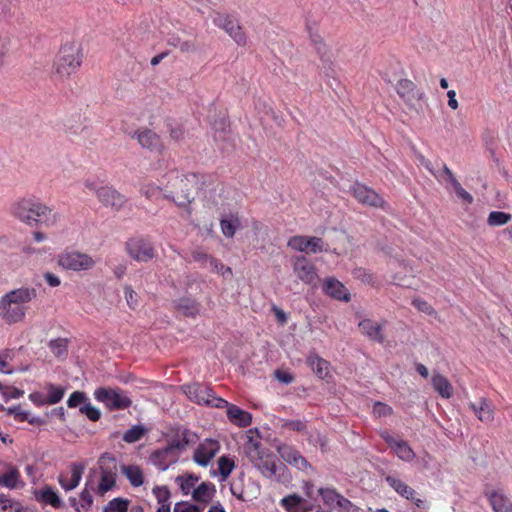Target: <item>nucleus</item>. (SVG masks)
<instances>
[{"label": "nucleus", "mask_w": 512, "mask_h": 512, "mask_svg": "<svg viewBox=\"0 0 512 512\" xmlns=\"http://www.w3.org/2000/svg\"><path fill=\"white\" fill-rule=\"evenodd\" d=\"M12 214L20 221L32 226L41 223L54 227L60 220V214L36 197L22 198L11 208Z\"/></svg>", "instance_id": "nucleus-1"}, {"label": "nucleus", "mask_w": 512, "mask_h": 512, "mask_svg": "<svg viewBox=\"0 0 512 512\" xmlns=\"http://www.w3.org/2000/svg\"><path fill=\"white\" fill-rule=\"evenodd\" d=\"M34 288L22 287L6 293L0 299V317L7 324H14L24 320L27 304L36 298Z\"/></svg>", "instance_id": "nucleus-2"}, {"label": "nucleus", "mask_w": 512, "mask_h": 512, "mask_svg": "<svg viewBox=\"0 0 512 512\" xmlns=\"http://www.w3.org/2000/svg\"><path fill=\"white\" fill-rule=\"evenodd\" d=\"M82 59V49L78 43L64 44L54 62V75L60 80L69 78L80 68Z\"/></svg>", "instance_id": "nucleus-3"}, {"label": "nucleus", "mask_w": 512, "mask_h": 512, "mask_svg": "<svg viewBox=\"0 0 512 512\" xmlns=\"http://www.w3.org/2000/svg\"><path fill=\"white\" fill-rule=\"evenodd\" d=\"M99 481L97 484L92 480L91 489L97 496L103 497L107 492L117 486L118 464L116 458L110 453H103L98 462Z\"/></svg>", "instance_id": "nucleus-4"}, {"label": "nucleus", "mask_w": 512, "mask_h": 512, "mask_svg": "<svg viewBox=\"0 0 512 512\" xmlns=\"http://www.w3.org/2000/svg\"><path fill=\"white\" fill-rule=\"evenodd\" d=\"M93 395L110 411L124 410L132 405L128 394L120 388L99 387L95 389Z\"/></svg>", "instance_id": "nucleus-5"}, {"label": "nucleus", "mask_w": 512, "mask_h": 512, "mask_svg": "<svg viewBox=\"0 0 512 512\" xmlns=\"http://www.w3.org/2000/svg\"><path fill=\"white\" fill-rule=\"evenodd\" d=\"M184 394L193 402L197 404H206L217 408H223L227 405V401L216 397L209 386L192 383L182 386Z\"/></svg>", "instance_id": "nucleus-6"}, {"label": "nucleus", "mask_w": 512, "mask_h": 512, "mask_svg": "<svg viewBox=\"0 0 512 512\" xmlns=\"http://www.w3.org/2000/svg\"><path fill=\"white\" fill-rule=\"evenodd\" d=\"M188 440L184 434L182 440H172L169 444L161 449L155 450L149 457L150 462L158 469L165 471L177 460L176 450L185 448Z\"/></svg>", "instance_id": "nucleus-7"}, {"label": "nucleus", "mask_w": 512, "mask_h": 512, "mask_svg": "<svg viewBox=\"0 0 512 512\" xmlns=\"http://www.w3.org/2000/svg\"><path fill=\"white\" fill-rule=\"evenodd\" d=\"M125 251L136 262L147 263L156 256L153 243L149 238L143 236L128 239L125 243Z\"/></svg>", "instance_id": "nucleus-8"}, {"label": "nucleus", "mask_w": 512, "mask_h": 512, "mask_svg": "<svg viewBox=\"0 0 512 512\" xmlns=\"http://www.w3.org/2000/svg\"><path fill=\"white\" fill-rule=\"evenodd\" d=\"M57 263L64 270L82 272L93 269L96 261L86 253L66 251L58 256Z\"/></svg>", "instance_id": "nucleus-9"}, {"label": "nucleus", "mask_w": 512, "mask_h": 512, "mask_svg": "<svg viewBox=\"0 0 512 512\" xmlns=\"http://www.w3.org/2000/svg\"><path fill=\"white\" fill-rule=\"evenodd\" d=\"M396 92L410 109L417 113L422 110L425 93L418 89L414 82L409 79L399 80L396 84Z\"/></svg>", "instance_id": "nucleus-10"}, {"label": "nucleus", "mask_w": 512, "mask_h": 512, "mask_svg": "<svg viewBox=\"0 0 512 512\" xmlns=\"http://www.w3.org/2000/svg\"><path fill=\"white\" fill-rule=\"evenodd\" d=\"M293 273L304 284L315 287L319 282V276L315 265L305 256H295L291 260Z\"/></svg>", "instance_id": "nucleus-11"}, {"label": "nucleus", "mask_w": 512, "mask_h": 512, "mask_svg": "<svg viewBox=\"0 0 512 512\" xmlns=\"http://www.w3.org/2000/svg\"><path fill=\"white\" fill-rule=\"evenodd\" d=\"M181 192L175 194H165L166 199L174 201L178 206H185L193 200L192 190L198 188L199 178L196 174L183 175L178 181Z\"/></svg>", "instance_id": "nucleus-12"}, {"label": "nucleus", "mask_w": 512, "mask_h": 512, "mask_svg": "<svg viewBox=\"0 0 512 512\" xmlns=\"http://www.w3.org/2000/svg\"><path fill=\"white\" fill-rule=\"evenodd\" d=\"M255 467L268 479H274L278 482H286L289 480L286 476V466L282 463H277L275 457L272 455L265 454V456L257 462Z\"/></svg>", "instance_id": "nucleus-13"}, {"label": "nucleus", "mask_w": 512, "mask_h": 512, "mask_svg": "<svg viewBox=\"0 0 512 512\" xmlns=\"http://www.w3.org/2000/svg\"><path fill=\"white\" fill-rule=\"evenodd\" d=\"M213 23L226 31L239 46H244L246 44V36L242 31L239 23L224 13H216L213 17Z\"/></svg>", "instance_id": "nucleus-14"}, {"label": "nucleus", "mask_w": 512, "mask_h": 512, "mask_svg": "<svg viewBox=\"0 0 512 512\" xmlns=\"http://www.w3.org/2000/svg\"><path fill=\"white\" fill-rule=\"evenodd\" d=\"M352 193L354 197L363 205H368L375 208H381L383 210H388L389 205L386 201L373 189L356 183L352 187Z\"/></svg>", "instance_id": "nucleus-15"}, {"label": "nucleus", "mask_w": 512, "mask_h": 512, "mask_svg": "<svg viewBox=\"0 0 512 512\" xmlns=\"http://www.w3.org/2000/svg\"><path fill=\"white\" fill-rule=\"evenodd\" d=\"M287 246L295 251L315 254L323 251V240L319 237L296 235L288 240Z\"/></svg>", "instance_id": "nucleus-16"}, {"label": "nucleus", "mask_w": 512, "mask_h": 512, "mask_svg": "<svg viewBox=\"0 0 512 512\" xmlns=\"http://www.w3.org/2000/svg\"><path fill=\"white\" fill-rule=\"evenodd\" d=\"M96 197L104 207L116 211L120 210L126 203L125 196L109 185L100 186L99 190L96 191Z\"/></svg>", "instance_id": "nucleus-17"}, {"label": "nucleus", "mask_w": 512, "mask_h": 512, "mask_svg": "<svg viewBox=\"0 0 512 512\" xmlns=\"http://www.w3.org/2000/svg\"><path fill=\"white\" fill-rule=\"evenodd\" d=\"M220 450L217 440L207 438L199 444L193 454V460L200 466L206 467Z\"/></svg>", "instance_id": "nucleus-18"}, {"label": "nucleus", "mask_w": 512, "mask_h": 512, "mask_svg": "<svg viewBox=\"0 0 512 512\" xmlns=\"http://www.w3.org/2000/svg\"><path fill=\"white\" fill-rule=\"evenodd\" d=\"M277 452L284 461L296 467L298 470L307 471L311 469V465L308 461L292 446L288 444L278 445Z\"/></svg>", "instance_id": "nucleus-19"}, {"label": "nucleus", "mask_w": 512, "mask_h": 512, "mask_svg": "<svg viewBox=\"0 0 512 512\" xmlns=\"http://www.w3.org/2000/svg\"><path fill=\"white\" fill-rule=\"evenodd\" d=\"M135 135L138 143L141 145L142 148L148 149L151 152L159 154H161L164 151L165 147L161 141L160 136L157 135L152 130L140 129L135 133Z\"/></svg>", "instance_id": "nucleus-20"}, {"label": "nucleus", "mask_w": 512, "mask_h": 512, "mask_svg": "<svg viewBox=\"0 0 512 512\" xmlns=\"http://www.w3.org/2000/svg\"><path fill=\"white\" fill-rule=\"evenodd\" d=\"M85 464L82 462H73L70 465L71 476L67 477V475L60 474L58 476V483L65 491L74 490L81 482Z\"/></svg>", "instance_id": "nucleus-21"}, {"label": "nucleus", "mask_w": 512, "mask_h": 512, "mask_svg": "<svg viewBox=\"0 0 512 512\" xmlns=\"http://www.w3.org/2000/svg\"><path fill=\"white\" fill-rule=\"evenodd\" d=\"M468 406L479 421L490 423L494 420V407L487 398L482 397L477 403L470 402Z\"/></svg>", "instance_id": "nucleus-22"}, {"label": "nucleus", "mask_w": 512, "mask_h": 512, "mask_svg": "<svg viewBox=\"0 0 512 512\" xmlns=\"http://www.w3.org/2000/svg\"><path fill=\"white\" fill-rule=\"evenodd\" d=\"M385 481L388 483L390 487H392L399 495L405 497L407 500H411L415 502V505L421 508L424 504L423 500L415 497L416 492L413 488L405 484L400 479L394 476H387Z\"/></svg>", "instance_id": "nucleus-23"}, {"label": "nucleus", "mask_w": 512, "mask_h": 512, "mask_svg": "<svg viewBox=\"0 0 512 512\" xmlns=\"http://www.w3.org/2000/svg\"><path fill=\"white\" fill-rule=\"evenodd\" d=\"M324 292L330 297L348 302L350 300V294L346 287L335 278H327L323 284Z\"/></svg>", "instance_id": "nucleus-24"}, {"label": "nucleus", "mask_w": 512, "mask_h": 512, "mask_svg": "<svg viewBox=\"0 0 512 512\" xmlns=\"http://www.w3.org/2000/svg\"><path fill=\"white\" fill-rule=\"evenodd\" d=\"M383 328V324L377 323L371 319H364L359 323L360 331L369 339L378 343H383L385 341Z\"/></svg>", "instance_id": "nucleus-25"}, {"label": "nucleus", "mask_w": 512, "mask_h": 512, "mask_svg": "<svg viewBox=\"0 0 512 512\" xmlns=\"http://www.w3.org/2000/svg\"><path fill=\"white\" fill-rule=\"evenodd\" d=\"M493 512H512V501L499 491L485 493Z\"/></svg>", "instance_id": "nucleus-26"}, {"label": "nucleus", "mask_w": 512, "mask_h": 512, "mask_svg": "<svg viewBox=\"0 0 512 512\" xmlns=\"http://www.w3.org/2000/svg\"><path fill=\"white\" fill-rule=\"evenodd\" d=\"M227 408V417L229 420L238 425L239 427H246L250 425L252 421V416L249 412L240 409L238 406L229 404L224 405Z\"/></svg>", "instance_id": "nucleus-27"}, {"label": "nucleus", "mask_w": 512, "mask_h": 512, "mask_svg": "<svg viewBox=\"0 0 512 512\" xmlns=\"http://www.w3.org/2000/svg\"><path fill=\"white\" fill-rule=\"evenodd\" d=\"M6 472L0 475V486L9 489H16L19 484L22 485L21 475L17 467L7 464Z\"/></svg>", "instance_id": "nucleus-28"}, {"label": "nucleus", "mask_w": 512, "mask_h": 512, "mask_svg": "<svg viewBox=\"0 0 512 512\" xmlns=\"http://www.w3.org/2000/svg\"><path fill=\"white\" fill-rule=\"evenodd\" d=\"M216 493L215 485L211 482H203L192 492V498L196 502L209 503Z\"/></svg>", "instance_id": "nucleus-29"}, {"label": "nucleus", "mask_w": 512, "mask_h": 512, "mask_svg": "<svg viewBox=\"0 0 512 512\" xmlns=\"http://www.w3.org/2000/svg\"><path fill=\"white\" fill-rule=\"evenodd\" d=\"M307 364L320 379H325L329 374V363L315 353H311L307 358Z\"/></svg>", "instance_id": "nucleus-30"}, {"label": "nucleus", "mask_w": 512, "mask_h": 512, "mask_svg": "<svg viewBox=\"0 0 512 512\" xmlns=\"http://www.w3.org/2000/svg\"><path fill=\"white\" fill-rule=\"evenodd\" d=\"M220 228L223 235L227 238H233L236 230L241 228L240 218L237 214H229L220 219Z\"/></svg>", "instance_id": "nucleus-31"}, {"label": "nucleus", "mask_w": 512, "mask_h": 512, "mask_svg": "<svg viewBox=\"0 0 512 512\" xmlns=\"http://www.w3.org/2000/svg\"><path fill=\"white\" fill-rule=\"evenodd\" d=\"M431 381H432L434 390L442 398L449 399L453 395V387H452L451 383L449 382V380L445 376H443L439 373H435V374H433Z\"/></svg>", "instance_id": "nucleus-32"}, {"label": "nucleus", "mask_w": 512, "mask_h": 512, "mask_svg": "<svg viewBox=\"0 0 512 512\" xmlns=\"http://www.w3.org/2000/svg\"><path fill=\"white\" fill-rule=\"evenodd\" d=\"M121 472L128 479L133 487H139L144 483V474L142 469L137 465H123Z\"/></svg>", "instance_id": "nucleus-33"}, {"label": "nucleus", "mask_w": 512, "mask_h": 512, "mask_svg": "<svg viewBox=\"0 0 512 512\" xmlns=\"http://www.w3.org/2000/svg\"><path fill=\"white\" fill-rule=\"evenodd\" d=\"M37 499L44 504L51 505L54 508H60L63 505V502L57 491L50 486H46L40 490L37 494Z\"/></svg>", "instance_id": "nucleus-34"}, {"label": "nucleus", "mask_w": 512, "mask_h": 512, "mask_svg": "<svg viewBox=\"0 0 512 512\" xmlns=\"http://www.w3.org/2000/svg\"><path fill=\"white\" fill-rule=\"evenodd\" d=\"M91 485H92V475L90 474L85 483V487L83 488V490L81 491V493L79 495V498H80L79 505L76 507V510L78 512L88 511L93 504V497H92L93 490L91 489Z\"/></svg>", "instance_id": "nucleus-35"}, {"label": "nucleus", "mask_w": 512, "mask_h": 512, "mask_svg": "<svg viewBox=\"0 0 512 512\" xmlns=\"http://www.w3.org/2000/svg\"><path fill=\"white\" fill-rule=\"evenodd\" d=\"M305 500L297 494L288 495L281 499L280 504L287 512H306Z\"/></svg>", "instance_id": "nucleus-36"}, {"label": "nucleus", "mask_w": 512, "mask_h": 512, "mask_svg": "<svg viewBox=\"0 0 512 512\" xmlns=\"http://www.w3.org/2000/svg\"><path fill=\"white\" fill-rule=\"evenodd\" d=\"M176 308L185 316L194 317L199 313V305L189 298H182L177 301Z\"/></svg>", "instance_id": "nucleus-37"}, {"label": "nucleus", "mask_w": 512, "mask_h": 512, "mask_svg": "<svg viewBox=\"0 0 512 512\" xmlns=\"http://www.w3.org/2000/svg\"><path fill=\"white\" fill-rule=\"evenodd\" d=\"M392 450L401 460L406 462H411L416 456L412 448L404 440L397 442Z\"/></svg>", "instance_id": "nucleus-38"}, {"label": "nucleus", "mask_w": 512, "mask_h": 512, "mask_svg": "<svg viewBox=\"0 0 512 512\" xmlns=\"http://www.w3.org/2000/svg\"><path fill=\"white\" fill-rule=\"evenodd\" d=\"M167 43L175 48H178L181 52L189 53L196 50V46L191 40H182L177 35H171L167 39Z\"/></svg>", "instance_id": "nucleus-39"}, {"label": "nucleus", "mask_w": 512, "mask_h": 512, "mask_svg": "<svg viewBox=\"0 0 512 512\" xmlns=\"http://www.w3.org/2000/svg\"><path fill=\"white\" fill-rule=\"evenodd\" d=\"M512 219V215L502 211H492L488 215L487 224L489 226H502Z\"/></svg>", "instance_id": "nucleus-40"}, {"label": "nucleus", "mask_w": 512, "mask_h": 512, "mask_svg": "<svg viewBox=\"0 0 512 512\" xmlns=\"http://www.w3.org/2000/svg\"><path fill=\"white\" fill-rule=\"evenodd\" d=\"M199 478L193 474L182 475L176 478V482L179 484L182 492L188 495L191 489L196 485Z\"/></svg>", "instance_id": "nucleus-41"}, {"label": "nucleus", "mask_w": 512, "mask_h": 512, "mask_svg": "<svg viewBox=\"0 0 512 512\" xmlns=\"http://www.w3.org/2000/svg\"><path fill=\"white\" fill-rule=\"evenodd\" d=\"M145 433L146 429L142 425H134L124 433L123 440L126 443H135L139 441Z\"/></svg>", "instance_id": "nucleus-42"}, {"label": "nucleus", "mask_w": 512, "mask_h": 512, "mask_svg": "<svg viewBox=\"0 0 512 512\" xmlns=\"http://www.w3.org/2000/svg\"><path fill=\"white\" fill-rule=\"evenodd\" d=\"M64 396V389L60 386H55L53 384L47 385V396L46 402L48 404H56L62 400Z\"/></svg>", "instance_id": "nucleus-43"}, {"label": "nucleus", "mask_w": 512, "mask_h": 512, "mask_svg": "<svg viewBox=\"0 0 512 512\" xmlns=\"http://www.w3.org/2000/svg\"><path fill=\"white\" fill-rule=\"evenodd\" d=\"M244 452L254 466H256L257 462L260 461L266 454L263 450L260 449L258 444H253L252 446H244Z\"/></svg>", "instance_id": "nucleus-44"}, {"label": "nucleus", "mask_w": 512, "mask_h": 512, "mask_svg": "<svg viewBox=\"0 0 512 512\" xmlns=\"http://www.w3.org/2000/svg\"><path fill=\"white\" fill-rule=\"evenodd\" d=\"M129 501L123 498H114L105 507L104 512H127Z\"/></svg>", "instance_id": "nucleus-45"}, {"label": "nucleus", "mask_w": 512, "mask_h": 512, "mask_svg": "<svg viewBox=\"0 0 512 512\" xmlns=\"http://www.w3.org/2000/svg\"><path fill=\"white\" fill-rule=\"evenodd\" d=\"M307 30H308V33L310 36V40L313 43V45L315 46L317 52L319 54L324 53L326 50V46L323 42L321 35L318 33L317 30L312 28L310 25H307Z\"/></svg>", "instance_id": "nucleus-46"}, {"label": "nucleus", "mask_w": 512, "mask_h": 512, "mask_svg": "<svg viewBox=\"0 0 512 512\" xmlns=\"http://www.w3.org/2000/svg\"><path fill=\"white\" fill-rule=\"evenodd\" d=\"M49 348L56 357L67 354V341L65 339H53L49 342Z\"/></svg>", "instance_id": "nucleus-47"}, {"label": "nucleus", "mask_w": 512, "mask_h": 512, "mask_svg": "<svg viewBox=\"0 0 512 512\" xmlns=\"http://www.w3.org/2000/svg\"><path fill=\"white\" fill-rule=\"evenodd\" d=\"M80 413L84 414L91 421H98L101 417V412L98 408L94 407L89 400L79 408Z\"/></svg>", "instance_id": "nucleus-48"}, {"label": "nucleus", "mask_w": 512, "mask_h": 512, "mask_svg": "<svg viewBox=\"0 0 512 512\" xmlns=\"http://www.w3.org/2000/svg\"><path fill=\"white\" fill-rule=\"evenodd\" d=\"M235 465H234V462L226 457V456H221L218 460V469H219V473L221 474V476L223 478H227L233 471Z\"/></svg>", "instance_id": "nucleus-49"}, {"label": "nucleus", "mask_w": 512, "mask_h": 512, "mask_svg": "<svg viewBox=\"0 0 512 512\" xmlns=\"http://www.w3.org/2000/svg\"><path fill=\"white\" fill-rule=\"evenodd\" d=\"M153 495L155 496L159 505L170 504V491L166 486H156L153 488Z\"/></svg>", "instance_id": "nucleus-50"}, {"label": "nucleus", "mask_w": 512, "mask_h": 512, "mask_svg": "<svg viewBox=\"0 0 512 512\" xmlns=\"http://www.w3.org/2000/svg\"><path fill=\"white\" fill-rule=\"evenodd\" d=\"M87 401H88V398L86 397V394L84 392L75 391L69 396V398L67 400V405L70 408H74L77 406L80 407V406L84 405V403H86Z\"/></svg>", "instance_id": "nucleus-51"}, {"label": "nucleus", "mask_w": 512, "mask_h": 512, "mask_svg": "<svg viewBox=\"0 0 512 512\" xmlns=\"http://www.w3.org/2000/svg\"><path fill=\"white\" fill-rule=\"evenodd\" d=\"M192 258L201 267L206 268L208 267V263L210 262L212 256L204 252L202 249L197 248L192 251Z\"/></svg>", "instance_id": "nucleus-52"}, {"label": "nucleus", "mask_w": 512, "mask_h": 512, "mask_svg": "<svg viewBox=\"0 0 512 512\" xmlns=\"http://www.w3.org/2000/svg\"><path fill=\"white\" fill-rule=\"evenodd\" d=\"M161 192V188L153 183L142 185L140 193L148 199L157 197Z\"/></svg>", "instance_id": "nucleus-53"}, {"label": "nucleus", "mask_w": 512, "mask_h": 512, "mask_svg": "<svg viewBox=\"0 0 512 512\" xmlns=\"http://www.w3.org/2000/svg\"><path fill=\"white\" fill-rule=\"evenodd\" d=\"M212 272L221 273L223 276L228 273L232 274V270L230 267H225L219 260L212 257L210 262L208 263Z\"/></svg>", "instance_id": "nucleus-54"}, {"label": "nucleus", "mask_w": 512, "mask_h": 512, "mask_svg": "<svg viewBox=\"0 0 512 512\" xmlns=\"http://www.w3.org/2000/svg\"><path fill=\"white\" fill-rule=\"evenodd\" d=\"M0 389L2 390V395L6 400L10 399H18L24 395V391L20 390L16 387H2L0 386Z\"/></svg>", "instance_id": "nucleus-55"}, {"label": "nucleus", "mask_w": 512, "mask_h": 512, "mask_svg": "<svg viewBox=\"0 0 512 512\" xmlns=\"http://www.w3.org/2000/svg\"><path fill=\"white\" fill-rule=\"evenodd\" d=\"M173 512H202V509L197 505L182 501L174 505Z\"/></svg>", "instance_id": "nucleus-56"}, {"label": "nucleus", "mask_w": 512, "mask_h": 512, "mask_svg": "<svg viewBox=\"0 0 512 512\" xmlns=\"http://www.w3.org/2000/svg\"><path fill=\"white\" fill-rule=\"evenodd\" d=\"M323 500L325 503L327 504H332V503H336L337 504V500H338V497H340L341 494L337 493L334 489H320L319 490Z\"/></svg>", "instance_id": "nucleus-57"}, {"label": "nucleus", "mask_w": 512, "mask_h": 512, "mask_svg": "<svg viewBox=\"0 0 512 512\" xmlns=\"http://www.w3.org/2000/svg\"><path fill=\"white\" fill-rule=\"evenodd\" d=\"M354 275L357 279L366 284H373L375 280L374 275L363 268L356 269Z\"/></svg>", "instance_id": "nucleus-58"}, {"label": "nucleus", "mask_w": 512, "mask_h": 512, "mask_svg": "<svg viewBox=\"0 0 512 512\" xmlns=\"http://www.w3.org/2000/svg\"><path fill=\"white\" fill-rule=\"evenodd\" d=\"M456 195L463 200L464 202L471 204L473 202L472 195L467 192L459 182H456L454 185H452Z\"/></svg>", "instance_id": "nucleus-59"}, {"label": "nucleus", "mask_w": 512, "mask_h": 512, "mask_svg": "<svg viewBox=\"0 0 512 512\" xmlns=\"http://www.w3.org/2000/svg\"><path fill=\"white\" fill-rule=\"evenodd\" d=\"M124 290L127 305L131 309H135L138 306L137 293L130 286H125Z\"/></svg>", "instance_id": "nucleus-60"}, {"label": "nucleus", "mask_w": 512, "mask_h": 512, "mask_svg": "<svg viewBox=\"0 0 512 512\" xmlns=\"http://www.w3.org/2000/svg\"><path fill=\"white\" fill-rule=\"evenodd\" d=\"M282 427L292 431L303 432L306 429V423L302 420H286Z\"/></svg>", "instance_id": "nucleus-61"}, {"label": "nucleus", "mask_w": 512, "mask_h": 512, "mask_svg": "<svg viewBox=\"0 0 512 512\" xmlns=\"http://www.w3.org/2000/svg\"><path fill=\"white\" fill-rule=\"evenodd\" d=\"M7 413L14 415L18 421H26L28 419V413L23 411L19 405H15L6 409Z\"/></svg>", "instance_id": "nucleus-62"}, {"label": "nucleus", "mask_w": 512, "mask_h": 512, "mask_svg": "<svg viewBox=\"0 0 512 512\" xmlns=\"http://www.w3.org/2000/svg\"><path fill=\"white\" fill-rule=\"evenodd\" d=\"M413 305L421 312H424L428 315H433L435 313L434 309L432 308V306L424 301V300H420V299H415L413 300Z\"/></svg>", "instance_id": "nucleus-63"}, {"label": "nucleus", "mask_w": 512, "mask_h": 512, "mask_svg": "<svg viewBox=\"0 0 512 512\" xmlns=\"http://www.w3.org/2000/svg\"><path fill=\"white\" fill-rule=\"evenodd\" d=\"M11 360V355L8 351L0 353V372L11 374L13 371L8 369V362Z\"/></svg>", "instance_id": "nucleus-64"}]
</instances>
